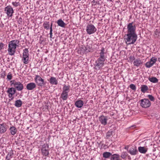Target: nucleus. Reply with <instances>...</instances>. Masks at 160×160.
Instances as JSON below:
<instances>
[{
  "mask_svg": "<svg viewBox=\"0 0 160 160\" xmlns=\"http://www.w3.org/2000/svg\"><path fill=\"white\" fill-rule=\"evenodd\" d=\"M19 41L17 40H14L11 41L8 44V53L10 55H14L15 52L17 47L18 46Z\"/></svg>",
  "mask_w": 160,
  "mask_h": 160,
  "instance_id": "1",
  "label": "nucleus"
},
{
  "mask_svg": "<svg viewBox=\"0 0 160 160\" xmlns=\"http://www.w3.org/2000/svg\"><path fill=\"white\" fill-rule=\"evenodd\" d=\"M124 37L126 43L127 45L134 43L137 38L136 34L128 33L125 35Z\"/></svg>",
  "mask_w": 160,
  "mask_h": 160,
  "instance_id": "2",
  "label": "nucleus"
},
{
  "mask_svg": "<svg viewBox=\"0 0 160 160\" xmlns=\"http://www.w3.org/2000/svg\"><path fill=\"white\" fill-rule=\"evenodd\" d=\"M140 105L141 106L144 108H147L150 107L151 105L150 102L147 99L144 98L140 100Z\"/></svg>",
  "mask_w": 160,
  "mask_h": 160,
  "instance_id": "3",
  "label": "nucleus"
},
{
  "mask_svg": "<svg viewBox=\"0 0 160 160\" xmlns=\"http://www.w3.org/2000/svg\"><path fill=\"white\" fill-rule=\"evenodd\" d=\"M104 61L98 59L94 64V68L96 70H99L104 65Z\"/></svg>",
  "mask_w": 160,
  "mask_h": 160,
  "instance_id": "4",
  "label": "nucleus"
},
{
  "mask_svg": "<svg viewBox=\"0 0 160 160\" xmlns=\"http://www.w3.org/2000/svg\"><path fill=\"white\" fill-rule=\"evenodd\" d=\"M96 30V28L93 25L88 24L87 26L86 31L88 34L94 33Z\"/></svg>",
  "mask_w": 160,
  "mask_h": 160,
  "instance_id": "5",
  "label": "nucleus"
},
{
  "mask_svg": "<svg viewBox=\"0 0 160 160\" xmlns=\"http://www.w3.org/2000/svg\"><path fill=\"white\" fill-rule=\"evenodd\" d=\"M49 148L47 144H44L42 146L41 151L42 155L45 156H48L49 155Z\"/></svg>",
  "mask_w": 160,
  "mask_h": 160,
  "instance_id": "6",
  "label": "nucleus"
},
{
  "mask_svg": "<svg viewBox=\"0 0 160 160\" xmlns=\"http://www.w3.org/2000/svg\"><path fill=\"white\" fill-rule=\"evenodd\" d=\"M133 23H129L127 26L128 33L136 34L135 33L136 26L133 25Z\"/></svg>",
  "mask_w": 160,
  "mask_h": 160,
  "instance_id": "7",
  "label": "nucleus"
},
{
  "mask_svg": "<svg viewBox=\"0 0 160 160\" xmlns=\"http://www.w3.org/2000/svg\"><path fill=\"white\" fill-rule=\"evenodd\" d=\"M29 53L28 49L27 48L24 49L23 53L22 60L23 61V63L25 64L28 63V61L29 59Z\"/></svg>",
  "mask_w": 160,
  "mask_h": 160,
  "instance_id": "8",
  "label": "nucleus"
},
{
  "mask_svg": "<svg viewBox=\"0 0 160 160\" xmlns=\"http://www.w3.org/2000/svg\"><path fill=\"white\" fill-rule=\"evenodd\" d=\"M35 80L36 82L39 86L42 87L46 84L45 82L44 81V80L38 75L36 76Z\"/></svg>",
  "mask_w": 160,
  "mask_h": 160,
  "instance_id": "9",
  "label": "nucleus"
},
{
  "mask_svg": "<svg viewBox=\"0 0 160 160\" xmlns=\"http://www.w3.org/2000/svg\"><path fill=\"white\" fill-rule=\"evenodd\" d=\"M5 11L7 15L10 17L12 16V14L13 13L12 8L10 6H8L5 8Z\"/></svg>",
  "mask_w": 160,
  "mask_h": 160,
  "instance_id": "10",
  "label": "nucleus"
},
{
  "mask_svg": "<svg viewBox=\"0 0 160 160\" xmlns=\"http://www.w3.org/2000/svg\"><path fill=\"white\" fill-rule=\"evenodd\" d=\"M14 87L18 91H21L23 88L22 84L19 82H16L15 83Z\"/></svg>",
  "mask_w": 160,
  "mask_h": 160,
  "instance_id": "11",
  "label": "nucleus"
},
{
  "mask_svg": "<svg viewBox=\"0 0 160 160\" xmlns=\"http://www.w3.org/2000/svg\"><path fill=\"white\" fill-rule=\"evenodd\" d=\"M16 92V90L14 88H8L7 92L9 93V97L12 98V96L15 94Z\"/></svg>",
  "mask_w": 160,
  "mask_h": 160,
  "instance_id": "12",
  "label": "nucleus"
},
{
  "mask_svg": "<svg viewBox=\"0 0 160 160\" xmlns=\"http://www.w3.org/2000/svg\"><path fill=\"white\" fill-rule=\"evenodd\" d=\"M99 121L101 124L104 125H105L107 124L108 118L107 117L104 116H101L99 118Z\"/></svg>",
  "mask_w": 160,
  "mask_h": 160,
  "instance_id": "13",
  "label": "nucleus"
},
{
  "mask_svg": "<svg viewBox=\"0 0 160 160\" xmlns=\"http://www.w3.org/2000/svg\"><path fill=\"white\" fill-rule=\"evenodd\" d=\"M36 85L34 83L30 82L27 84L26 88L28 90H31L36 88Z\"/></svg>",
  "mask_w": 160,
  "mask_h": 160,
  "instance_id": "14",
  "label": "nucleus"
},
{
  "mask_svg": "<svg viewBox=\"0 0 160 160\" xmlns=\"http://www.w3.org/2000/svg\"><path fill=\"white\" fill-rule=\"evenodd\" d=\"M129 152L132 155H135L137 154L138 151L136 147H133L131 148L129 150Z\"/></svg>",
  "mask_w": 160,
  "mask_h": 160,
  "instance_id": "15",
  "label": "nucleus"
},
{
  "mask_svg": "<svg viewBox=\"0 0 160 160\" xmlns=\"http://www.w3.org/2000/svg\"><path fill=\"white\" fill-rule=\"evenodd\" d=\"M142 64V61L139 58H138L135 59L133 62V64L134 66L138 67L140 65Z\"/></svg>",
  "mask_w": 160,
  "mask_h": 160,
  "instance_id": "16",
  "label": "nucleus"
},
{
  "mask_svg": "<svg viewBox=\"0 0 160 160\" xmlns=\"http://www.w3.org/2000/svg\"><path fill=\"white\" fill-rule=\"evenodd\" d=\"M5 126V123H3L0 124V133H3L6 131L7 129Z\"/></svg>",
  "mask_w": 160,
  "mask_h": 160,
  "instance_id": "17",
  "label": "nucleus"
},
{
  "mask_svg": "<svg viewBox=\"0 0 160 160\" xmlns=\"http://www.w3.org/2000/svg\"><path fill=\"white\" fill-rule=\"evenodd\" d=\"M105 51L104 49L102 48L100 52V57L98 58L99 59L103 60V61L105 60V58L104 56L105 52H104Z\"/></svg>",
  "mask_w": 160,
  "mask_h": 160,
  "instance_id": "18",
  "label": "nucleus"
},
{
  "mask_svg": "<svg viewBox=\"0 0 160 160\" xmlns=\"http://www.w3.org/2000/svg\"><path fill=\"white\" fill-rule=\"evenodd\" d=\"M70 86L64 85L62 88V92L68 94L70 91Z\"/></svg>",
  "mask_w": 160,
  "mask_h": 160,
  "instance_id": "19",
  "label": "nucleus"
},
{
  "mask_svg": "<svg viewBox=\"0 0 160 160\" xmlns=\"http://www.w3.org/2000/svg\"><path fill=\"white\" fill-rule=\"evenodd\" d=\"M83 105V102L81 100L77 101L75 103V106L78 108H81Z\"/></svg>",
  "mask_w": 160,
  "mask_h": 160,
  "instance_id": "20",
  "label": "nucleus"
},
{
  "mask_svg": "<svg viewBox=\"0 0 160 160\" xmlns=\"http://www.w3.org/2000/svg\"><path fill=\"white\" fill-rule=\"evenodd\" d=\"M110 160H120L119 155L116 154L112 155L110 158Z\"/></svg>",
  "mask_w": 160,
  "mask_h": 160,
  "instance_id": "21",
  "label": "nucleus"
},
{
  "mask_svg": "<svg viewBox=\"0 0 160 160\" xmlns=\"http://www.w3.org/2000/svg\"><path fill=\"white\" fill-rule=\"evenodd\" d=\"M57 23L59 26L62 28H64L66 25L65 23L61 19L58 20Z\"/></svg>",
  "mask_w": 160,
  "mask_h": 160,
  "instance_id": "22",
  "label": "nucleus"
},
{
  "mask_svg": "<svg viewBox=\"0 0 160 160\" xmlns=\"http://www.w3.org/2000/svg\"><path fill=\"white\" fill-rule=\"evenodd\" d=\"M139 151L141 153L145 154L147 151V148L144 147H139L138 148Z\"/></svg>",
  "mask_w": 160,
  "mask_h": 160,
  "instance_id": "23",
  "label": "nucleus"
},
{
  "mask_svg": "<svg viewBox=\"0 0 160 160\" xmlns=\"http://www.w3.org/2000/svg\"><path fill=\"white\" fill-rule=\"evenodd\" d=\"M13 154V151L11 149L10 151L8 153L6 157V159L7 160H10L11 158L12 157Z\"/></svg>",
  "mask_w": 160,
  "mask_h": 160,
  "instance_id": "24",
  "label": "nucleus"
},
{
  "mask_svg": "<svg viewBox=\"0 0 160 160\" xmlns=\"http://www.w3.org/2000/svg\"><path fill=\"white\" fill-rule=\"evenodd\" d=\"M12 135H14L17 131V128L14 127H12L10 128L9 129Z\"/></svg>",
  "mask_w": 160,
  "mask_h": 160,
  "instance_id": "25",
  "label": "nucleus"
},
{
  "mask_svg": "<svg viewBox=\"0 0 160 160\" xmlns=\"http://www.w3.org/2000/svg\"><path fill=\"white\" fill-rule=\"evenodd\" d=\"M50 82L52 84L57 85L58 81L56 78L54 77H51L50 79Z\"/></svg>",
  "mask_w": 160,
  "mask_h": 160,
  "instance_id": "26",
  "label": "nucleus"
},
{
  "mask_svg": "<svg viewBox=\"0 0 160 160\" xmlns=\"http://www.w3.org/2000/svg\"><path fill=\"white\" fill-rule=\"evenodd\" d=\"M148 80L150 82L154 83H157L158 82V79L155 77H149Z\"/></svg>",
  "mask_w": 160,
  "mask_h": 160,
  "instance_id": "27",
  "label": "nucleus"
},
{
  "mask_svg": "<svg viewBox=\"0 0 160 160\" xmlns=\"http://www.w3.org/2000/svg\"><path fill=\"white\" fill-rule=\"evenodd\" d=\"M68 97V93L63 92H62V93L60 97L63 100H66L67 99Z\"/></svg>",
  "mask_w": 160,
  "mask_h": 160,
  "instance_id": "28",
  "label": "nucleus"
},
{
  "mask_svg": "<svg viewBox=\"0 0 160 160\" xmlns=\"http://www.w3.org/2000/svg\"><path fill=\"white\" fill-rule=\"evenodd\" d=\"M112 155V154L109 152H104L102 154L103 157L106 158H108L110 157H111Z\"/></svg>",
  "mask_w": 160,
  "mask_h": 160,
  "instance_id": "29",
  "label": "nucleus"
},
{
  "mask_svg": "<svg viewBox=\"0 0 160 160\" xmlns=\"http://www.w3.org/2000/svg\"><path fill=\"white\" fill-rule=\"evenodd\" d=\"M22 104V101L21 100H17L15 101V105L17 107H20Z\"/></svg>",
  "mask_w": 160,
  "mask_h": 160,
  "instance_id": "30",
  "label": "nucleus"
},
{
  "mask_svg": "<svg viewBox=\"0 0 160 160\" xmlns=\"http://www.w3.org/2000/svg\"><path fill=\"white\" fill-rule=\"evenodd\" d=\"M148 89V87L146 85H142L141 87V91L143 92H145Z\"/></svg>",
  "mask_w": 160,
  "mask_h": 160,
  "instance_id": "31",
  "label": "nucleus"
},
{
  "mask_svg": "<svg viewBox=\"0 0 160 160\" xmlns=\"http://www.w3.org/2000/svg\"><path fill=\"white\" fill-rule=\"evenodd\" d=\"M44 28L47 29H49V22H45L43 24Z\"/></svg>",
  "mask_w": 160,
  "mask_h": 160,
  "instance_id": "32",
  "label": "nucleus"
},
{
  "mask_svg": "<svg viewBox=\"0 0 160 160\" xmlns=\"http://www.w3.org/2000/svg\"><path fill=\"white\" fill-rule=\"evenodd\" d=\"M153 63L152 62L150 61V62H148L146 63L145 66L147 68H149L153 66Z\"/></svg>",
  "mask_w": 160,
  "mask_h": 160,
  "instance_id": "33",
  "label": "nucleus"
},
{
  "mask_svg": "<svg viewBox=\"0 0 160 160\" xmlns=\"http://www.w3.org/2000/svg\"><path fill=\"white\" fill-rule=\"evenodd\" d=\"M112 131H109L107 133L106 137L107 138H108L112 135Z\"/></svg>",
  "mask_w": 160,
  "mask_h": 160,
  "instance_id": "34",
  "label": "nucleus"
},
{
  "mask_svg": "<svg viewBox=\"0 0 160 160\" xmlns=\"http://www.w3.org/2000/svg\"><path fill=\"white\" fill-rule=\"evenodd\" d=\"M129 87L132 90L135 91L136 90V87L134 84H132L130 85Z\"/></svg>",
  "mask_w": 160,
  "mask_h": 160,
  "instance_id": "35",
  "label": "nucleus"
},
{
  "mask_svg": "<svg viewBox=\"0 0 160 160\" xmlns=\"http://www.w3.org/2000/svg\"><path fill=\"white\" fill-rule=\"evenodd\" d=\"M52 23H51V25L50 27V38H52Z\"/></svg>",
  "mask_w": 160,
  "mask_h": 160,
  "instance_id": "36",
  "label": "nucleus"
},
{
  "mask_svg": "<svg viewBox=\"0 0 160 160\" xmlns=\"http://www.w3.org/2000/svg\"><path fill=\"white\" fill-rule=\"evenodd\" d=\"M127 156V153L126 152H123L122 153L121 157L122 158H125Z\"/></svg>",
  "mask_w": 160,
  "mask_h": 160,
  "instance_id": "37",
  "label": "nucleus"
},
{
  "mask_svg": "<svg viewBox=\"0 0 160 160\" xmlns=\"http://www.w3.org/2000/svg\"><path fill=\"white\" fill-rule=\"evenodd\" d=\"M148 98L150 99V100L151 101H154L155 100L154 98V97L152 95H148Z\"/></svg>",
  "mask_w": 160,
  "mask_h": 160,
  "instance_id": "38",
  "label": "nucleus"
},
{
  "mask_svg": "<svg viewBox=\"0 0 160 160\" xmlns=\"http://www.w3.org/2000/svg\"><path fill=\"white\" fill-rule=\"evenodd\" d=\"M84 50L86 52H90L91 50V49L89 48V47H85Z\"/></svg>",
  "mask_w": 160,
  "mask_h": 160,
  "instance_id": "39",
  "label": "nucleus"
},
{
  "mask_svg": "<svg viewBox=\"0 0 160 160\" xmlns=\"http://www.w3.org/2000/svg\"><path fill=\"white\" fill-rule=\"evenodd\" d=\"M157 58H155L154 57H152V58L151 59H150V61L153 63V64H154V63H155V62H156V61H157Z\"/></svg>",
  "mask_w": 160,
  "mask_h": 160,
  "instance_id": "40",
  "label": "nucleus"
},
{
  "mask_svg": "<svg viewBox=\"0 0 160 160\" xmlns=\"http://www.w3.org/2000/svg\"><path fill=\"white\" fill-rule=\"evenodd\" d=\"M12 75L11 74H8V75H7V78L9 80H10L12 78Z\"/></svg>",
  "mask_w": 160,
  "mask_h": 160,
  "instance_id": "41",
  "label": "nucleus"
},
{
  "mask_svg": "<svg viewBox=\"0 0 160 160\" xmlns=\"http://www.w3.org/2000/svg\"><path fill=\"white\" fill-rule=\"evenodd\" d=\"M12 4L15 7H17L19 5V3L16 2H12Z\"/></svg>",
  "mask_w": 160,
  "mask_h": 160,
  "instance_id": "42",
  "label": "nucleus"
},
{
  "mask_svg": "<svg viewBox=\"0 0 160 160\" xmlns=\"http://www.w3.org/2000/svg\"><path fill=\"white\" fill-rule=\"evenodd\" d=\"M159 32L157 29H156L155 32V34L157 36L159 35Z\"/></svg>",
  "mask_w": 160,
  "mask_h": 160,
  "instance_id": "43",
  "label": "nucleus"
},
{
  "mask_svg": "<svg viewBox=\"0 0 160 160\" xmlns=\"http://www.w3.org/2000/svg\"><path fill=\"white\" fill-rule=\"evenodd\" d=\"M4 45L2 43H0V50L3 48Z\"/></svg>",
  "mask_w": 160,
  "mask_h": 160,
  "instance_id": "44",
  "label": "nucleus"
},
{
  "mask_svg": "<svg viewBox=\"0 0 160 160\" xmlns=\"http://www.w3.org/2000/svg\"><path fill=\"white\" fill-rule=\"evenodd\" d=\"M17 81H16L14 80H12L10 81V83H11V84L12 85H13V86L14 85V83L16 82Z\"/></svg>",
  "mask_w": 160,
  "mask_h": 160,
  "instance_id": "45",
  "label": "nucleus"
},
{
  "mask_svg": "<svg viewBox=\"0 0 160 160\" xmlns=\"http://www.w3.org/2000/svg\"><path fill=\"white\" fill-rule=\"evenodd\" d=\"M130 59L131 60H135V58H134V57H132V56H130Z\"/></svg>",
  "mask_w": 160,
  "mask_h": 160,
  "instance_id": "46",
  "label": "nucleus"
},
{
  "mask_svg": "<svg viewBox=\"0 0 160 160\" xmlns=\"http://www.w3.org/2000/svg\"><path fill=\"white\" fill-rule=\"evenodd\" d=\"M128 148H129V146H126L124 148L126 149H127V150H128Z\"/></svg>",
  "mask_w": 160,
  "mask_h": 160,
  "instance_id": "47",
  "label": "nucleus"
},
{
  "mask_svg": "<svg viewBox=\"0 0 160 160\" xmlns=\"http://www.w3.org/2000/svg\"><path fill=\"white\" fill-rule=\"evenodd\" d=\"M93 2H94V0L93 1Z\"/></svg>",
  "mask_w": 160,
  "mask_h": 160,
  "instance_id": "48",
  "label": "nucleus"
},
{
  "mask_svg": "<svg viewBox=\"0 0 160 160\" xmlns=\"http://www.w3.org/2000/svg\"><path fill=\"white\" fill-rule=\"evenodd\" d=\"M93 2H94V0L93 1Z\"/></svg>",
  "mask_w": 160,
  "mask_h": 160,
  "instance_id": "49",
  "label": "nucleus"
}]
</instances>
